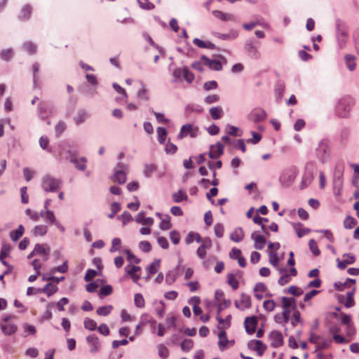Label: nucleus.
I'll list each match as a JSON object with an SVG mask.
<instances>
[{"label": "nucleus", "instance_id": "1", "mask_svg": "<svg viewBox=\"0 0 359 359\" xmlns=\"http://www.w3.org/2000/svg\"><path fill=\"white\" fill-rule=\"evenodd\" d=\"M316 157L322 163L328 161L331 155V143L327 139L320 140L315 149Z\"/></svg>", "mask_w": 359, "mask_h": 359}, {"label": "nucleus", "instance_id": "2", "mask_svg": "<svg viewBox=\"0 0 359 359\" xmlns=\"http://www.w3.org/2000/svg\"><path fill=\"white\" fill-rule=\"evenodd\" d=\"M355 103V100L352 97L346 96L341 98L337 105L338 114L343 118L348 117Z\"/></svg>", "mask_w": 359, "mask_h": 359}, {"label": "nucleus", "instance_id": "3", "mask_svg": "<svg viewBox=\"0 0 359 359\" xmlns=\"http://www.w3.org/2000/svg\"><path fill=\"white\" fill-rule=\"evenodd\" d=\"M62 182L60 179L46 175L42 178L41 187L46 192H56L62 187Z\"/></svg>", "mask_w": 359, "mask_h": 359}, {"label": "nucleus", "instance_id": "4", "mask_svg": "<svg viewBox=\"0 0 359 359\" xmlns=\"http://www.w3.org/2000/svg\"><path fill=\"white\" fill-rule=\"evenodd\" d=\"M14 316H8L4 317L0 323V328L5 335L14 334L17 330L18 327L15 323L13 320Z\"/></svg>", "mask_w": 359, "mask_h": 359}, {"label": "nucleus", "instance_id": "5", "mask_svg": "<svg viewBox=\"0 0 359 359\" xmlns=\"http://www.w3.org/2000/svg\"><path fill=\"white\" fill-rule=\"evenodd\" d=\"M198 133V128L192 124H186L182 126L180 132L178 135V138L182 139L188 135L191 137H196Z\"/></svg>", "mask_w": 359, "mask_h": 359}, {"label": "nucleus", "instance_id": "6", "mask_svg": "<svg viewBox=\"0 0 359 359\" xmlns=\"http://www.w3.org/2000/svg\"><path fill=\"white\" fill-rule=\"evenodd\" d=\"M86 342L90 348V352L92 353H97L101 350L102 344L100 339L94 334L86 337Z\"/></svg>", "mask_w": 359, "mask_h": 359}, {"label": "nucleus", "instance_id": "7", "mask_svg": "<svg viewBox=\"0 0 359 359\" xmlns=\"http://www.w3.org/2000/svg\"><path fill=\"white\" fill-rule=\"evenodd\" d=\"M235 306L241 311L251 308L252 302L250 297L248 294L242 293L241 294L240 299L235 301Z\"/></svg>", "mask_w": 359, "mask_h": 359}, {"label": "nucleus", "instance_id": "8", "mask_svg": "<svg viewBox=\"0 0 359 359\" xmlns=\"http://www.w3.org/2000/svg\"><path fill=\"white\" fill-rule=\"evenodd\" d=\"M258 318L255 316L246 317L244 321V326L245 331L249 334H252L255 332L257 327Z\"/></svg>", "mask_w": 359, "mask_h": 359}, {"label": "nucleus", "instance_id": "9", "mask_svg": "<svg viewBox=\"0 0 359 359\" xmlns=\"http://www.w3.org/2000/svg\"><path fill=\"white\" fill-rule=\"evenodd\" d=\"M297 172L295 169L285 170L280 177V181L285 186H289L295 179Z\"/></svg>", "mask_w": 359, "mask_h": 359}, {"label": "nucleus", "instance_id": "10", "mask_svg": "<svg viewBox=\"0 0 359 359\" xmlns=\"http://www.w3.org/2000/svg\"><path fill=\"white\" fill-rule=\"evenodd\" d=\"M248 346L250 349L257 351L259 356H262L266 350V346L260 340H251Z\"/></svg>", "mask_w": 359, "mask_h": 359}, {"label": "nucleus", "instance_id": "11", "mask_svg": "<svg viewBox=\"0 0 359 359\" xmlns=\"http://www.w3.org/2000/svg\"><path fill=\"white\" fill-rule=\"evenodd\" d=\"M201 61L204 65L208 66L210 69L215 71H220L222 69V65L220 61L216 60H210L205 55H202Z\"/></svg>", "mask_w": 359, "mask_h": 359}, {"label": "nucleus", "instance_id": "12", "mask_svg": "<svg viewBox=\"0 0 359 359\" xmlns=\"http://www.w3.org/2000/svg\"><path fill=\"white\" fill-rule=\"evenodd\" d=\"M140 271L141 268L140 266H134L132 264H128L125 267L126 273L131 277L133 282L135 283H137L140 279V275L137 274V272H140Z\"/></svg>", "mask_w": 359, "mask_h": 359}, {"label": "nucleus", "instance_id": "13", "mask_svg": "<svg viewBox=\"0 0 359 359\" xmlns=\"http://www.w3.org/2000/svg\"><path fill=\"white\" fill-rule=\"evenodd\" d=\"M271 346L277 348L281 346L283 344V337L282 334L276 330L272 331L269 334Z\"/></svg>", "mask_w": 359, "mask_h": 359}, {"label": "nucleus", "instance_id": "14", "mask_svg": "<svg viewBox=\"0 0 359 359\" xmlns=\"http://www.w3.org/2000/svg\"><path fill=\"white\" fill-rule=\"evenodd\" d=\"M250 119L255 123L264 121L266 118V113L262 109H255L250 114Z\"/></svg>", "mask_w": 359, "mask_h": 359}, {"label": "nucleus", "instance_id": "15", "mask_svg": "<svg viewBox=\"0 0 359 359\" xmlns=\"http://www.w3.org/2000/svg\"><path fill=\"white\" fill-rule=\"evenodd\" d=\"M355 280L352 278H347L345 282H336L334 287L337 291H344L345 288H350L355 287Z\"/></svg>", "mask_w": 359, "mask_h": 359}, {"label": "nucleus", "instance_id": "16", "mask_svg": "<svg viewBox=\"0 0 359 359\" xmlns=\"http://www.w3.org/2000/svg\"><path fill=\"white\" fill-rule=\"evenodd\" d=\"M224 146L218 142L215 145H212L209 151L210 158L215 159L219 158L223 154Z\"/></svg>", "mask_w": 359, "mask_h": 359}, {"label": "nucleus", "instance_id": "17", "mask_svg": "<svg viewBox=\"0 0 359 359\" xmlns=\"http://www.w3.org/2000/svg\"><path fill=\"white\" fill-rule=\"evenodd\" d=\"M251 238L255 241V249L262 250L264 248L266 241L263 236L258 235V234H256L255 233H253L251 236Z\"/></svg>", "mask_w": 359, "mask_h": 359}, {"label": "nucleus", "instance_id": "18", "mask_svg": "<svg viewBox=\"0 0 359 359\" xmlns=\"http://www.w3.org/2000/svg\"><path fill=\"white\" fill-rule=\"evenodd\" d=\"M292 227L299 238H302L304 235H306L311 232L310 229L305 228L304 225L300 222L293 223Z\"/></svg>", "mask_w": 359, "mask_h": 359}, {"label": "nucleus", "instance_id": "19", "mask_svg": "<svg viewBox=\"0 0 359 359\" xmlns=\"http://www.w3.org/2000/svg\"><path fill=\"white\" fill-rule=\"evenodd\" d=\"M34 250L36 255H43L44 261L48 259L50 250L46 247V245L43 244H36Z\"/></svg>", "mask_w": 359, "mask_h": 359}, {"label": "nucleus", "instance_id": "20", "mask_svg": "<svg viewBox=\"0 0 359 359\" xmlns=\"http://www.w3.org/2000/svg\"><path fill=\"white\" fill-rule=\"evenodd\" d=\"M156 215L161 219L159 225L161 229L168 230L171 229L170 217L168 215H165L163 217L161 213H156Z\"/></svg>", "mask_w": 359, "mask_h": 359}, {"label": "nucleus", "instance_id": "21", "mask_svg": "<svg viewBox=\"0 0 359 359\" xmlns=\"http://www.w3.org/2000/svg\"><path fill=\"white\" fill-rule=\"evenodd\" d=\"M278 269L279 273L281 274L280 277L278 280V283L280 285H285V284L288 283L291 280L290 274L288 273L287 270L285 268H280Z\"/></svg>", "mask_w": 359, "mask_h": 359}, {"label": "nucleus", "instance_id": "22", "mask_svg": "<svg viewBox=\"0 0 359 359\" xmlns=\"http://www.w3.org/2000/svg\"><path fill=\"white\" fill-rule=\"evenodd\" d=\"M32 13V7L30 5H25L20 10L19 18L21 20H27L30 18Z\"/></svg>", "mask_w": 359, "mask_h": 359}, {"label": "nucleus", "instance_id": "23", "mask_svg": "<svg viewBox=\"0 0 359 359\" xmlns=\"http://www.w3.org/2000/svg\"><path fill=\"white\" fill-rule=\"evenodd\" d=\"M231 316L229 315L225 319L222 318L218 314L217 316V320L219 323L217 328L219 330H226L231 325Z\"/></svg>", "mask_w": 359, "mask_h": 359}, {"label": "nucleus", "instance_id": "24", "mask_svg": "<svg viewBox=\"0 0 359 359\" xmlns=\"http://www.w3.org/2000/svg\"><path fill=\"white\" fill-rule=\"evenodd\" d=\"M193 43L196 46L201 48H208L210 50H213L215 48V45L210 41H204L200 39L195 38L193 40Z\"/></svg>", "mask_w": 359, "mask_h": 359}, {"label": "nucleus", "instance_id": "25", "mask_svg": "<svg viewBox=\"0 0 359 359\" xmlns=\"http://www.w3.org/2000/svg\"><path fill=\"white\" fill-rule=\"evenodd\" d=\"M314 176L311 171H306L302 177L301 189L307 187L313 180Z\"/></svg>", "mask_w": 359, "mask_h": 359}, {"label": "nucleus", "instance_id": "26", "mask_svg": "<svg viewBox=\"0 0 359 359\" xmlns=\"http://www.w3.org/2000/svg\"><path fill=\"white\" fill-rule=\"evenodd\" d=\"M212 14L215 17L217 18L222 20V21H229V20H233L234 16L230 13H225L220 11H213Z\"/></svg>", "mask_w": 359, "mask_h": 359}, {"label": "nucleus", "instance_id": "27", "mask_svg": "<svg viewBox=\"0 0 359 359\" xmlns=\"http://www.w3.org/2000/svg\"><path fill=\"white\" fill-rule=\"evenodd\" d=\"M244 238V232L241 228H236L230 235V239L234 242H240Z\"/></svg>", "mask_w": 359, "mask_h": 359}, {"label": "nucleus", "instance_id": "28", "mask_svg": "<svg viewBox=\"0 0 359 359\" xmlns=\"http://www.w3.org/2000/svg\"><path fill=\"white\" fill-rule=\"evenodd\" d=\"M282 303L283 309H294L296 308L295 299L293 297H283Z\"/></svg>", "mask_w": 359, "mask_h": 359}, {"label": "nucleus", "instance_id": "29", "mask_svg": "<svg viewBox=\"0 0 359 359\" xmlns=\"http://www.w3.org/2000/svg\"><path fill=\"white\" fill-rule=\"evenodd\" d=\"M355 289H356V287H353L352 288L351 291H348L346 293V302L344 304L346 308H350L355 305V301L353 299V296H354Z\"/></svg>", "mask_w": 359, "mask_h": 359}, {"label": "nucleus", "instance_id": "30", "mask_svg": "<svg viewBox=\"0 0 359 359\" xmlns=\"http://www.w3.org/2000/svg\"><path fill=\"white\" fill-rule=\"evenodd\" d=\"M210 114L212 119L217 120L223 116V110L220 107H213L210 109Z\"/></svg>", "mask_w": 359, "mask_h": 359}, {"label": "nucleus", "instance_id": "31", "mask_svg": "<svg viewBox=\"0 0 359 359\" xmlns=\"http://www.w3.org/2000/svg\"><path fill=\"white\" fill-rule=\"evenodd\" d=\"M25 229L22 224L18 229L10 233V237L13 241H17L24 233Z\"/></svg>", "mask_w": 359, "mask_h": 359}, {"label": "nucleus", "instance_id": "32", "mask_svg": "<svg viewBox=\"0 0 359 359\" xmlns=\"http://www.w3.org/2000/svg\"><path fill=\"white\" fill-rule=\"evenodd\" d=\"M58 290V287L56 285L52 283H47L42 290V292L47 294L48 297H50L53 294L56 293Z\"/></svg>", "mask_w": 359, "mask_h": 359}, {"label": "nucleus", "instance_id": "33", "mask_svg": "<svg viewBox=\"0 0 359 359\" xmlns=\"http://www.w3.org/2000/svg\"><path fill=\"white\" fill-rule=\"evenodd\" d=\"M136 222L144 225H151L154 222V219L151 217L145 218L144 213L140 212L136 217Z\"/></svg>", "mask_w": 359, "mask_h": 359}, {"label": "nucleus", "instance_id": "34", "mask_svg": "<svg viewBox=\"0 0 359 359\" xmlns=\"http://www.w3.org/2000/svg\"><path fill=\"white\" fill-rule=\"evenodd\" d=\"M114 306L112 305H107L97 308L96 313L99 316H107L111 313Z\"/></svg>", "mask_w": 359, "mask_h": 359}, {"label": "nucleus", "instance_id": "35", "mask_svg": "<svg viewBox=\"0 0 359 359\" xmlns=\"http://www.w3.org/2000/svg\"><path fill=\"white\" fill-rule=\"evenodd\" d=\"M220 330V332L218 334L219 346L220 348L223 349L226 347V345L228 343V339L226 337V332L224 331L225 330Z\"/></svg>", "mask_w": 359, "mask_h": 359}, {"label": "nucleus", "instance_id": "36", "mask_svg": "<svg viewBox=\"0 0 359 359\" xmlns=\"http://www.w3.org/2000/svg\"><path fill=\"white\" fill-rule=\"evenodd\" d=\"M269 263L274 267L278 269L279 263V257L278 253L276 251L271 250L269 253Z\"/></svg>", "mask_w": 359, "mask_h": 359}, {"label": "nucleus", "instance_id": "37", "mask_svg": "<svg viewBox=\"0 0 359 359\" xmlns=\"http://www.w3.org/2000/svg\"><path fill=\"white\" fill-rule=\"evenodd\" d=\"M126 180V175L122 170H116L114 175V181L118 184H123Z\"/></svg>", "mask_w": 359, "mask_h": 359}, {"label": "nucleus", "instance_id": "38", "mask_svg": "<svg viewBox=\"0 0 359 359\" xmlns=\"http://www.w3.org/2000/svg\"><path fill=\"white\" fill-rule=\"evenodd\" d=\"M72 162L75 165L76 168L80 170H84L86 168V159L85 158H72Z\"/></svg>", "mask_w": 359, "mask_h": 359}, {"label": "nucleus", "instance_id": "39", "mask_svg": "<svg viewBox=\"0 0 359 359\" xmlns=\"http://www.w3.org/2000/svg\"><path fill=\"white\" fill-rule=\"evenodd\" d=\"M344 58L348 69L350 71L354 70L356 67L355 63V57L351 55H346Z\"/></svg>", "mask_w": 359, "mask_h": 359}, {"label": "nucleus", "instance_id": "40", "mask_svg": "<svg viewBox=\"0 0 359 359\" xmlns=\"http://www.w3.org/2000/svg\"><path fill=\"white\" fill-rule=\"evenodd\" d=\"M83 325L86 329L90 331H93L97 329V323L90 318H86L84 319Z\"/></svg>", "mask_w": 359, "mask_h": 359}, {"label": "nucleus", "instance_id": "41", "mask_svg": "<svg viewBox=\"0 0 359 359\" xmlns=\"http://www.w3.org/2000/svg\"><path fill=\"white\" fill-rule=\"evenodd\" d=\"M22 48L29 54H34L36 52V46L31 42L27 41L23 43Z\"/></svg>", "mask_w": 359, "mask_h": 359}, {"label": "nucleus", "instance_id": "42", "mask_svg": "<svg viewBox=\"0 0 359 359\" xmlns=\"http://www.w3.org/2000/svg\"><path fill=\"white\" fill-rule=\"evenodd\" d=\"M181 348L184 352H189L194 346V341L190 339H185L181 343Z\"/></svg>", "mask_w": 359, "mask_h": 359}, {"label": "nucleus", "instance_id": "43", "mask_svg": "<svg viewBox=\"0 0 359 359\" xmlns=\"http://www.w3.org/2000/svg\"><path fill=\"white\" fill-rule=\"evenodd\" d=\"M11 251V246L8 243L3 244L0 252V259H5L8 257Z\"/></svg>", "mask_w": 359, "mask_h": 359}, {"label": "nucleus", "instance_id": "44", "mask_svg": "<svg viewBox=\"0 0 359 359\" xmlns=\"http://www.w3.org/2000/svg\"><path fill=\"white\" fill-rule=\"evenodd\" d=\"M227 283L233 290H237L239 287V283L238 280L232 273L227 276Z\"/></svg>", "mask_w": 359, "mask_h": 359}, {"label": "nucleus", "instance_id": "45", "mask_svg": "<svg viewBox=\"0 0 359 359\" xmlns=\"http://www.w3.org/2000/svg\"><path fill=\"white\" fill-rule=\"evenodd\" d=\"M135 305L137 308H144L145 305V301L142 294L137 293L134 297Z\"/></svg>", "mask_w": 359, "mask_h": 359}, {"label": "nucleus", "instance_id": "46", "mask_svg": "<svg viewBox=\"0 0 359 359\" xmlns=\"http://www.w3.org/2000/svg\"><path fill=\"white\" fill-rule=\"evenodd\" d=\"M157 134H158V142L161 144H163L165 140V137L168 135L166 129L164 128H162V127H158L157 128Z\"/></svg>", "mask_w": 359, "mask_h": 359}, {"label": "nucleus", "instance_id": "47", "mask_svg": "<svg viewBox=\"0 0 359 359\" xmlns=\"http://www.w3.org/2000/svg\"><path fill=\"white\" fill-rule=\"evenodd\" d=\"M47 232V226L45 225H37L33 230L34 236H44Z\"/></svg>", "mask_w": 359, "mask_h": 359}, {"label": "nucleus", "instance_id": "48", "mask_svg": "<svg viewBox=\"0 0 359 359\" xmlns=\"http://www.w3.org/2000/svg\"><path fill=\"white\" fill-rule=\"evenodd\" d=\"M158 355L163 359H166L169 356V350L163 344L158 346Z\"/></svg>", "mask_w": 359, "mask_h": 359}, {"label": "nucleus", "instance_id": "49", "mask_svg": "<svg viewBox=\"0 0 359 359\" xmlns=\"http://www.w3.org/2000/svg\"><path fill=\"white\" fill-rule=\"evenodd\" d=\"M160 268V260H155L148 267L149 275L155 274L158 272Z\"/></svg>", "mask_w": 359, "mask_h": 359}, {"label": "nucleus", "instance_id": "50", "mask_svg": "<svg viewBox=\"0 0 359 359\" xmlns=\"http://www.w3.org/2000/svg\"><path fill=\"white\" fill-rule=\"evenodd\" d=\"M309 246L310 250L312 252V253L315 256H318L320 254V250H319L318 245H317L316 242L315 241V240L311 239L309 241Z\"/></svg>", "mask_w": 359, "mask_h": 359}, {"label": "nucleus", "instance_id": "51", "mask_svg": "<svg viewBox=\"0 0 359 359\" xmlns=\"http://www.w3.org/2000/svg\"><path fill=\"white\" fill-rule=\"evenodd\" d=\"M173 200L175 203H180L187 199V196L182 191H178L172 194Z\"/></svg>", "mask_w": 359, "mask_h": 359}, {"label": "nucleus", "instance_id": "52", "mask_svg": "<svg viewBox=\"0 0 359 359\" xmlns=\"http://www.w3.org/2000/svg\"><path fill=\"white\" fill-rule=\"evenodd\" d=\"M210 247V245L203 243L201 245L199 246V248L197 250V255L201 259H204L206 256V250Z\"/></svg>", "mask_w": 359, "mask_h": 359}, {"label": "nucleus", "instance_id": "53", "mask_svg": "<svg viewBox=\"0 0 359 359\" xmlns=\"http://www.w3.org/2000/svg\"><path fill=\"white\" fill-rule=\"evenodd\" d=\"M194 240H195L198 243H201L202 241L201 237L200 236V235L198 233H194L190 232L188 234L187 238H186V242L187 244H189V243H192L194 241Z\"/></svg>", "mask_w": 359, "mask_h": 359}, {"label": "nucleus", "instance_id": "54", "mask_svg": "<svg viewBox=\"0 0 359 359\" xmlns=\"http://www.w3.org/2000/svg\"><path fill=\"white\" fill-rule=\"evenodd\" d=\"M121 210V205L118 203L114 202L111 205V213L108 215V217L112 219L115 215Z\"/></svg>", "mask_w": 359, "mask_h": 359}, {"label": "nucleus", "instance_id": "55", "mask_svg": "<svg viewBox=\"0 0 359 359\" xmlns=\"http://www.w3.org/2000/svg\"><path fill=\"white\" fill-rule=\"evenodd\" d=\"M45 219L46 222H48L49 223L54 224L55 225L57 224L55 215L51 210H46Z\"/></svg>", "mask_w": 359, "mask_h": 359}, {"label": "nucleus", "instance_id": "56", "mask_svg": "<svg viewBox=\"0 0 359 359\" xmlns=\"http://www.w3.org/2000/svg\"><path fill=\"white\" fill-rule=\"evenodd\" d=\"M355 224L356 220L351 216L346 217L344 222V225L346 229H352L355 226Z\"/></svg>", "mask_w": 359, "mask_h": 359}, {"label": "nucleus", "instance_id": "57", "mask_svg": "<svg viewBox=\"0 0 359 359\" xmlns=\"http://www.w3.org/2000/svg\"><path fill=\"white\" fill-rule=\"evenodd\" d=\"M121 246V241L118 238H115L112 240L111 246L110 248L111 252H114L120 249Z\"/></svg>", "mask_w": 359, "mask_h": 359}, {"label": "nucleus", "instance_id": "58", "mask_svg": "<svg viewBox=\"0 0 359 359\" xmlns=\"http://www.w3.org/2000/svg\"><path fill=\"white\" fill-rule=\"evenodd\" d=\"M88 114L84 111H79L76 115V116L74 118V120L76 121V123L77 125L81 124V123L84 122L86 118H87Z\"/></svg>", "mask_w": 359, "mask_h": 359}, {"label": "nucleus", "instance_id": "59", "mask_svg": "<svg viewBox=\"0 0 359 359\" xmlns=\"http://www.w3.org/2000/svg\"><path fill=\"white\" fill-rule=\"evenodd\" d=\"M214 231H215V236L217 238H222L224 235V226L219 223L216 224L214 226Z\"/></svg>", "mask_w": 359, "mask_h": 359}, {"label": "nucleus", "instance_id": "60", "mask_svg": "<svg viewBox=\"0 0 359 359\" xmlns=\"http://www.w3.org/2000/svg\"><path fill=\"white\" fill-rule=\"evenodd\" d=\"M0 56H1V59L4 60L6 61H8L9 60H11L13 57V52L11 49L3 50L1 52Z\"/></svg>", "mask_w": 359, "mask_h": 359}, {"label": "nucleus", "instance_id": "61", "mask_svg": "<svg viewBox=\"0 0 359 359\" xmlns=\"http://www.w3.org/2000/svg\"><path fill=\"white\" fill-rule=\"evenodd\" d=\"M248 52L250 57L257 59L259 57L260 55L257 48L253 45H249L248 47Z\"/></svg>", "mask_w": 359, "mask_h": 359}, {"label": "nucleus", "instance_id": "62", "mask_svg": "<svg viewBox=\"0 0 359 359\" xmlns=\"http://www.w3.org/2000/svg\"><path fill=\"white\" fill-rule=\"evenodd\" d=\"M344 262L348 265L353 264L355 262V257L352 253H346L342 256Z\"/></svg>", "mask_w": 359, "mask_h": 359}, {"label": "nucleus", "instance_id": "63", "mask_svg": "<svg viewBox=\"0 0 359 359\" xmlns=\"http://www.w3.org/2000/svg\"><path fill=\"white\" fill-rule=\"evenodd\" d=\"M287 292L289 294H292L294 296H300L303 294V290L294 285H292L289 287Z\"/></svg>", "mask_w": 359, "mask_h": 359}, {"label": "nucleus", "instance_id": "64", "mask_svg": "<svg viewBox=\"0 0 359 359\" xmlns=\"http://www.w3.org/2000/svg\"><path fill=\"white\" fill-rule=\"evenodd\" d=\"M183 75L184 79L189 82L191 83L194 80V75L193 73H191L187 67L183 68Z\"/></svg>", "mask_w": 359, "mask_h": 359}]
</instances>
